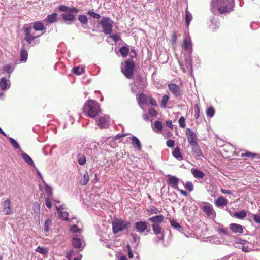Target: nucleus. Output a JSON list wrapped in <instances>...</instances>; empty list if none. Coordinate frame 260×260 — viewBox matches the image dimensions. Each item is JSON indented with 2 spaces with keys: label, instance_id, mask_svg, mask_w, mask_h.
<instances>
[{
  "label": "nucleus",
  "instance_id": "obj_60",
  "mask_svg": "<svg viewBox=\"0 0 260 260\" xmlns=\"http://www.w3.org/2000/svg\"><path fill=\"white\" fill-rule=\"evenodd\" d=\"M128 250V256L129 258H132L133 257V251L129 245L126 246Z\"/></svg>",
  "mask_w": 260,
  "mask_h": 260
},
{
  "label": "nucleus",
  "instance_id": "obj_50",
  "mask_svg": "<svg viewBox=\"0 0 260 260\" xmlns=\"http://www.w3.org/2000/svg\"><path fill=\"white\" fill-rule=\"evenodd\" d=\"M25 35L30 34L32 30V28L27 25H25L23 28Z\"/></svg>",
  "mask_w": 260,
  "mask_h": 260
},
{
  "label": "nucleus",
  "instance_id": "obj_26",
  "mask_svg": "<svg viewBox=\"0 0 260 260\" xmlns=\"http://www.w3.org/2000/svg\"><path fill=\"white\" fill-rule=\"evenodd\" d=\"M191 172L193 176L198 179H202L204 176V173L197 169L192 168Z\"/></svg>",
  "mask_w": 260,
  "mask_h": 260
},
{
  "label": "nucleus",
  "instance_id": "obj_35",
  "mask_svg": "<svg viewBox=\"0 0 260 260\" xmlns=\"http://www.w3.org/2000/svg\"><path fill=\"white\" fill-rule=\"evenodd\" d=\"M39 37V36H33L30 34L25 35L24 39L27 43H28V44H31L35 39Z\"/></svg>",
  "mask_w": 260,
  "mask_h": 260
},
{
  "label": "nucleus",
  "instance_id": "obj_25",
  "mask_svg": "<svg viewBox=\"0 0 260 260\" xmlns=\"http://www.w3.org/2000/svg\"><path fill=\"white\" fill-rule=\"evenodd\" d=\"M149 220L152 222H153L154 224H159L163 221L164 216L162 215L155 216L149 218Z\"/></svg>",
  "mask_w": 260,
  "mask_h": 260
},
{
  "label": "nucleus",
  "instance_id": "obj_21",
  "mask_svg": "<svg viewBox=\"0 0 260 260\" xmlns=\"http://www.w3.org/2000/svg\"><path fill=\"white\" fill-rule=\"evenodd\" d=\"M215 204L217 207L224 206L228 205V201L225 197L221 196L215 201Z\"/></svg>",
  "mask_w": 260,
  "mask_h": 260
},
{
  "label": "nucleus",
  "instance_id": "obj_47",
  "mask_svg": "<svg viewBox=\"0 0 260 260\" xmlns=\"http://www.w3.org/2000/svg\"><path fill=\"white\" fill-rule=\"evenodd\" d=\"M40 206L38 202H35L33 204V211L36 213L40 212Z\"/></svg>",
  "mask_w": 260,
  "mask_h": 260
},
{
  "label": "nucleus",
  "instance_id": "obj_13",
  "mask_svg": "<svg viewBox=\"0 0 260 260\" xmlns=\"http://www.w3.org/2000/svg\"><path fill=\"white\" fill-rule=\"evenodd\" d=\"M186 135L188 142L190 145L198 143L197 134L194 131H186Z\"/></svg>",
  "mask_w": 260,
  "mask_h": 260
},
{
  "label": "nucleus",
  "instance_id": "obj_10",
  "mask_svg": "<svg viewBox=\"0 0 260 260\" xmlns=\"http://www.w3.org/2000/svg\"><path fill=\"white\" fill-rule=\"evenodd\" d=\"M56 208L59 217L62 220L65 221L68 220V213L64 208L62 205L59 206L56 205Z\"/></svg>",
  "mask_w": 260,
  "mask_h": 260
},
{
  "label": "nucleus",
  "instance_id": "obj_29",
  "mask_svg": "<svg viewBox=\"0 0 260 260\" xmlns=\"http://www.w3.org/2000/svg\"><path fill=\"white\" fill-rule=\"evenodd\" d=\"M183 46L186 50H192L191 42L190 38H186L184 40Z\"/></svg>",
  "mask_w": 260,
  "mask_h": 260
},
{
  "label": "nucleus",
  "instance_id": "obj_14",
  "mask_svg": "<svg viewBox=\"0 0 260 260\" xmlns=\"http://www.w3.org/2000/svg\"><path fill=\"white\" fill-rule=\"evenodd\" d=\"M169 90L175 96H178L180 95L181 91L179 87L174 83H170L168 85Z\"/></svg>",
  "mask_w": 260,
  "mask_h": 260
},
{
  "label": "nucleus",
  "instance_id": "obj_54",
  "mask_svg": "<svg viewBox=\"0 0 260 260\" xmlns=\"http://www.w3.org/2000/svg\"><path fill=\"white\" fill-rule=\"evenodd\" d=\"M170 223L172 227H173L176 229H179L181 228V226L179 225V224L176 221H175L174 220H171Z\"/></svg>",
  "mask_w": 260,
  "mask_h": 260
},
{
  "label": "nucleus",
  "instance_id": "obj_4",
  "mask_svg": "<svg viewBox=\"0 0 260 260\" xmlns=\"http://www.w3.org/2000/svg\"><path fill=\"white\" fill-rule=\"evenodd\" d=\"M135 64L132 60H126L125 61V67L122 69V72L124 76L128 79H132L134 76Z\"/></svg>",
  "mask_w": 260,
  "mask_h": 260
},
{
  "label": "nucleus",
  "instance_id": "obj_43",
  "mask_svg": "<svg viewBox=\"0 0 260 260\" xmlns=\"http://www.w3.org/2000/svg\"><path fill=\"white\" fill-rule=\"evenodd\" d=\"M214 114L215 110L212 107H209L207 109L206 114L208 117L210 118L214 116Z\"/></svg>",
  "mask_w": 260,
  "mask_h": 260
},
{
  "label": "nucleus",
  "instance_id": "obj_17",
  "mask_svg": "<svg viewBox=\"0 0 260 260\" xmlns=\"http://www.w3.org/2000/svg\"><path fill=\"white\" fill-rule=\"evenodd\" d=\"M179 179L175 176H170L168 179V184L173 188L178 189Z\"/></svg>",
  "mask_w": 260,
  "mask_h": 260
},
{
  "label": "nucleus",
  "instance_id": "obj_37",
  "mask_svg": "<svg viewBox=\"0 0 260 260\" xmlns=\"http://www.w3.org/2000/svg\"><path fill=\"white\" fill-rule=\"evenodd\" d=\"M52 225V221L50 218H47L44 223V231L46 233H47L50 229V226Z\"/></svg>",
  "mask_w": 260,
  "mask_h": 260
},
{
  "label": "nucleus",
  "instance_id": "obj_12",
  "mask_svg": "<svg viewBox=\"0 0 260 260\" xmlns=\"http://www.w3.org/2000/svg\"><path fill=\"white\" fill-rule=\"evenodd\" d=\"M3 211L6 215H10L12 213V210L10 199H7L3 202Z\"/></svg>",
  "mask_w": 260,
  "mask_h": 260
},
{
  "label": "nucleus",
  "instance_id": "obj_5",
  "mask_svg": "<svg viewBox=\"0 0 260 260\" xmlns=\"http://www.w3.org/2000/svg\"><path fill=\"white\" fill-rule=\"evenodd\" d=\"M199 207L209 217H214L215 216V212L212 205L208 202H200L198 204Z\"/></svg>",
  "mask_w": 260,
  "mask_h": 260
},
{
  "label": "nucleus",
  "instance_id": "obj_63",
  "mask_svg": "<svg viewBox=\"0 0 260 260\" xmlns=\"http://www.w3.org/2000/svg\"><path fill=\"white\" fill-rule=\"evenodd\" d=\"M166 145L170 148H173L174 145V142L173 140H169L166 142Z\"/></svg>",
  "mask_w": 260,
  "mask_h": 260
},
{
  "label": "nucleus",
  "instance_id": "obj_59",
  "mask_svg": "<svg viewBox=\"0 0 260 260\" xmlns=\"http://www.w3.org/2000/svg\"><path fill=\"white\" fill-rule=\"evenodd\" d=\"M3 70L5 72H8V73H10L13 70H12V67L10 64H7V65L4 66V67L3 68Z\"/></svg>",
  "mask_w": 260,
  "mask_h": 260
},
{
  "label": "nucleus",
  "instance_id": "obj_20",
  "mask_svg": "<svg viewBox=\"0 0 260 260\" xmlns=\"http://www.w3.org/2000/svg\"><path fill=\"white\" fill-rule=\"evenodd\" d=\"M192 152L193 153L194 156L195 157H200L202 156V152L200 148L199 145H198V143L191 145Z\"/></svg>",
  "mask_w": 260,
  "mask_h": 260
},
{
  "label": "nucleus",
  "instance_id": "obj_55",
  "mask_svg": "<svg viewBox=\"0 0 260 260\" xmlns=\"http://www.w3.org/2000/svg\"><path fill=\"white\" fill-rule=\"evenodd\" d=\"M58 9L60 11L65 12L67 13L70 11V10L71 9V8H69L65 5H60L58 7Z\"/></svg>",
  "mask_w": 260,
  "mask_h": 260
},
{
  "label": "nucleus",
  "instance_id": "obj_44",
  "mask_svg": "<svg viewBox=\"0 0 260 260\" xmlns=\"http://www.w3.org/2000/svg\"><path fill=\"white\" fill-rule=\"evenodd\" d=\"M194 117L198 119L200 116V107L198 104H196L194 106Z\"/></svg>",
  "mask_w": 260,
  "mask_h": 260
},
{
  "label": "nucleus",
  "instance_id": "obj_27",
  "mask_svg": "<svg viewBox=\"0 0 260 260\" xmlns=\"http://www.w3.org/2000/svg\"><path fill=\"white\" fill-rule=\"evenodd\" d=\"M130 138L132 140V143L133 147L137 148L139 150H140L142 148V146L139 139L135 136H132Z\"/></svg>",
  "mask_w": 260,
  "mask_h": 260
},
{
  "label": "nucleus",
  "instance_id": "obj_41",
  "mask_svg": "<svg viewBox=\"0 0 260 260\" xmlns=\"http://www.w3.org/2000/svg\"><path fill=\"white\" fill-rule=\"evenodd\" d=\"M35 251L42 254H47L48 253V250L46 248L40 246L37 247Z\"/></svg>",
  "mask_w": 260,
  "mask_h": 260
},
{
  "label": "nucleus",
  "instance_id": "obj_48",
  "mask_svg": "<svg viewBox=\"0 0 260 260\" xmlns=\"http://www.w3.org/2000/svg\"><path fill=\"white\" fill-rule=\"evenodd\" d=\"M10 143L14 146L15 149H19L20 146L19 144L13 138H10L9 139Z\"/></svg>",
  "mask_w": 260,
  "mask_h": 260
},
{
  "label": "nucleus",
  "instance_id": "obj_57",
  "mask_svg": "<svg viewBox=\"0 0 260 260\" xmlns=\"http://www.w3.org/2000/svg\"><path fill=\"white\" fill-rule=\"evenodd\" d=\"M241 156L254 158L255 156V154L250 152H247L245 153H242L241 154Z\"/></svg>",
  "mask_w": 260,
  "mask_h": 260
},
{
  "label": "nucleus",
  "instance_id": "obj_19",
  "mask_svg": "<svg viewBox=\"0 0 260 260\" xmlns=\"http://www.w3.org/2000/svg\"><path fill=\"white\" fill-rule=\"evenodd\" d=\"M230 228L234 233L239 234L243 233V226L240 224L236 223H231L230 225Z\"/></svg>",
  "mask_w": 260,
  "mask_h": 260
},
{
  "label": "nucleus",
  "instance_id": "obj_6",
  "mask_svg": "<svg viewBox=\"0 0 260 260\" xmlns=\"http://www.w3.org/2000/svg\"><path fill=\"white\" fill-rule=\"evenodd\" d=\"M100 24L103 28V31L106 35L110 34L112 30V25L110 18L103 17L100 22Z\"/></svg>",
  "mask_w": 260,
  "mask_h": 260
},
{
  "label": "nucleus",
  "instance_id": "obj_45",
  "mask_svg": "<svg viewBox=\"0 0 260 260\" xmlns=\"http://www.w3.org/2000/svg\"><path fill=\"white\" fill-rule=\"evenodd\" d=\"M234 243L235 244V246L236 247H238V246H236L237 244H240L242 245V246H243V245H246V244H248V242L247 241L242 240L240 238H237V239H236Z\"/></svg>",
  "mask_w": 260,
  "mask_h": 260
},
{
  "label": "nucleus",
  "instance_id": "obj_11",
  "mask_svg": "<svg viewBox=\"0 0 260 260\" xmlns=\"http://www.w3.org/2000/svg\"><path fill=\"white\" fill-rule=\"evenodd\" d=\"M152 228L154 233L155 235H158V241H159L160 240H162L164 239V235L161 232V228L160 227V225L158 224H153L152 225Z\"/></svg>",
  "mask_w": 260,
  "mask_h": 260
},
{
  "label": "nucleus",
  "instance_id": "obj_49",
  "mask_svg": "<svg viewBox=\"0 0 260 260\" xmlns=\"http://www.w3.org/2000/svg\"><path fill=\"white\" fill-rule=\"evenodd\" d=\"M185 187L190 192L193 190V185L191 182H187L185 185Z\"/></svg>",
  "mask_w": 260,
  "mask_h": 260
},
{
  "label": "nucleus",
  "instance_id": "obj_53",
  "mask_svg": "<svg viewBox=\"0 0 260 260\" xmlns=\"http://www.w3.org/2000/svg\"><path fill=\"white\" fill-rule=\"evenodd\" d=\"M248 245H249V243H248V244H247L246 245H243L242 246L241 249L243 251H244L245 252H248L252 250V248L251 247H249Z\"/></svg>",
  "mask_w": 260,
  "mask_h": 260
},
{
  "label": "nucleus",
  "instance_id": "obj_30",
  "mask_svg": "<svg viewBox=\"0 0 260 260\" xmlns=\"http://www.w3.org/2000/svg\"><path fill=\"white\" fill-rule=\"evenodd\" d=\"M33 28L36 31H42L45 29V27L41 21H36L34 22Z\"/></svg>",
  "mask_w": 260,
  "mask_h": 260
},
{
  "label": "nucleus",
  "instance_id": "obj_36",
  "mask_svg": "<svg viewBox=\"0 0 260 260\" xmlns=\"http://www.w3.org/2000/svg\"><path fill=\"white\" fill-rule=\"evenodd\" d=\"M192 19V17L191 13L188 11L187 9H186L185 13V21L187 27L189 26Z\"/></svg>",
  "mask_w": 260,
  "mask_h": 260
},
{
  "label": "nucleus",
  "instance_id": "obj_2",
  "mask_svg": "<svg viewBox=\"0 0 260 260\" xmlns=\"http://www.w3.org/2000/svg\"><path fill=\"white\" fill-rule=\"evenodd\" d=\"M83 112L89 117L94 118L101 112V109L98 102L88 100L84 104Z\"/></svg>",
  "mask_w": 260,
  "mask_h": 260
},
{
  "label": "nucleus",
  "instance_id": "obj_7",
  "mask_svg": "<svg viewBox=\"0 0 260 260\" xmlns=\"http://www.w3.org/2000/svg\"><path fill=\"white\" fill-rule=\"evenodd\" d=\"M78 12V10L75 7H72L70 11L61 15L62 19L66 22L70 23L75 20V15Z\"/></svg>",
  "mask_w": 260,
  "mask_h": 260
},
{
  "label": "nucleus",
  "instance_id": "obj_56",
  "mask_svg": "<svg viewBox=\"0 0 260 260\" xmlns=\"http://www.w3.org/2000/svg\"><path fill=\"white\" fill-rule=\"evenodd\" d=\"M45 191L46 192L47 195L49 197L52 194V189L51 188L45 183Z\"/></svg>",
  "mask_w": 260,
  "mask_h": 260
},
{
  "label": "nucleus",
  "instance_id": "obj_61",
  "mask_svg": "<svg viewBox=\"0 0 260 260\" xmlns=\"http://www.w3.org/2000/svg\"><path fill=\"white\" fill-rule=\"evenodd\" d=\"M149 102H150V104H151L152 106H157L156 100L154 98H153L152 96L149 97Z\"/></svg>",
  "mask_w": 260,
  "mask_h": 260
},
{
  "label": "nucleus",
  "instance_id": "obj_31",
  "mask_svg": "<svg viewBox=\"0 0 260 260\" xmlns=\"http://www.w3.org/2000/svg\"><path fill=\"white\" fill-rule=\"evenodd\" d=\"M173 156L178 160H181L183 159V157L181 155L179 148L177 147L174 148L172 152Z\"/></svg>",
  "mask_w": 260,
  "mask_h": 260
},
{
  "label": "nucleus",
  "instance_id": "obj_16",
  "mask_svg": "<svg viewBox=\"0 0 260 260\" xmlns=\"http://www.w3.org/2000/svg\"><path fill=\"white\" fill-rule=\"evenodd\" d=\"M74 220H75L77 223H78V222L77 221V219L76 218H72L70 221L72 222L73 223L72 225L71 224L70 225V231L72 233H73L74 234H78L80 235L81 234L82 230L79 227H78L77 225L74 223L73 221Z\"/></svg>",
  "mask_w": 260,
  "mask_h": 260
},
{
  "label": "nucleus",
  "instance_id": "obj_28",
  "mask_svg": "<svg viewBox=\"0 0 260 260\" xmlns=\"http://www.w3.org/2000/svg\"><path fill=\"white\" fill-rule=\"evenodd\" d=\"M21 156L26 162H27L29 165L35 168V165L32 159L28 155L24 152H22L21 153Z\"/></svg>",
  "mask_w": 260,
  "mask_h": 260
},
{
  "label": "nucleus",
  "instance_id": "obj_33",
  "mask_svg": "<svg viewBox=\"0 0 260 260\" xmlns=\"http://www.w3.org/2000/svg\"><path fill=\"white\" fill-rule=\"evenodd\" d=\"M129 48L126 46L121 47L119 49V52L123 57H126L129 53Z\"/></svg>",
  "mask_w": 260,
  "mask_h": 260
},
{
  "label": "nucleus",
  "instance_id": "obj_51",
  "mask_svg": "<svg viewBox=\"0 0 260 260\" xmlns=\"http://www.w3.org/2000/svg\"><path fill=\"white\" fill-rule=\"evenodd\" d=\"M178 122L179 124V126L181 128H184L185 126V120L183 117H181L179 120Z\"/></svg>",
  "mask_w": 260,
  "mask_h": 260
},
{
  "label": "nucleus",
  "instance_id": "obj_18",
  "mask_svg": "<svg viewBox=\"0 0 260 260\" xmlns=\"http://www.w3.org/2000/svg\"><path fill=\"white\" fill-rule=\"evenodd\" d=\"M58 20V15L56 13H53L51 14H49L47 16L44 21L48 23H53L55 22Z\"/></svg>",
  "mask_w": 260,
  "mask_h": 260
},
{
  "label": "nucleus",
  "instance_id": "obj_32",
  "mask_svg": "<svg viewBox=\"0 0 260 260\" xmlns=\"http://www.w3.org/2000/svg\"><path fill=\"white\" fill-rule=\"evenodd\" d=\"M89 181V174L87 171H86L83 175V176L81 178L80 183L82 185H85Z\"/></svg>",
  "mask_w": 260,
  "mask_h": 260
},
{
  "label": "nucleus",
  "instance_id": "obj_52",
  "mask_svg": "<svg viewBox=\"0 0 260 260\" xmlns=\"http://www.w3.org/2000/svg\"><path fill=\"white\" fill-rule=\"evenodd\" d=\"M148 113L151 117L156 116L158 114L157 111L155 109L153 108L149 109Z\"/></svg>",
  "mask_w": 260,
  "mask_h": 260
},
{
  "label": "nucleus",
  "instance_id": "obj_3",
  "mask_svg": "<svg viewBox=\"0 0 260 260\" xmlns=\"http://www.w3.org/2000/svg\"><path fill=\"white\" fill-rule=\"evenodd\" d=\"M130 226L131 223L129 221L116 218L112 222L113 232L114 234H117L120 231L127 229Z\"/></svg>",
  "mask_w": 260,
  "mask_h": 260
},
{
  "label": "nucleus",
  "instance_id": "obj_39",
  "mask_svg": "<svg viewBox=\"0 0 260 260\" xmlns=\"http://www.w3.org/2000/svg\"><path fill=\"white\" fill-rule=\"evenodd\" d=\"M169 100V97L167 95H164L162 100L160 102V106L161 107L165 108L166 107L167 104Z\"/></svg>",
  "mask_w": 260,
  "mask_h": 260
},
{
  "label": "nucleus",
  "instance_id": "obj_46",
  "mask_svg": "<svg viewBox=\"0 0 260 260\" xmlns=\"http://www.w3.org/2000/svg\"><path fill=\"white\" fill-rule=\"evenodd\" d=\"M87 14L96 19H99L101 18V15L100 14L93 12L92 10L88 11Z\"/></svg>",
  "mask_w": 260,
  "mask_h": 260
},
{
  "label": "nucleus",
  "instance_id": "obj_38",
  "mask_svg": "<svg viewBox=\"0 0 260 260\" xmlns=\"http://www.w3.org/2000/svg\"><path fill=\"white\" fill-rule=\"evenodd\" d=\"M84 72V69L83 68H81L79 66L75 67L73 69V72L74 74H76L77 75H81Z\"/></svg>",
  "mask_w": 260,
  "mask_h": 260
},
{
  "label": "nucleus",
  "instance_id": "obj_1",
  "mask_svg": "<svg viewBox=\"0 0 260 260\" xmlns=\"http://www.w3.org/2000/svg\"><path fill=\"white\" fill-rule=\"evenodd\" d=\"M234 7V0H212L210 9L214 14L230 12Z\"/></svg>",
  "mask_w": 260,
  "mask_h": 260
},
{
  "label": "nucleus",
  "instance_id": "obj_58",
  "mask_svg": "<svg viewBox=\"0 0 260 260\" xmlns=\"http://www.w3.org/2000/svg\"><path fill=\"white\" fill-rule=\"evenodd\" d=\"M154 128L157 130H162V125L161 122L159 121H156L155 122Z\"/></svg>",
  "mask_w": 260,
  "mask_h": 260
},
{
  "label": "nucleus",
  "instance_id": "obj_9",
  "mask_svg": "<svg viewBox=\"0 0 260 260\" xmlns=\"http://www.w3.org/2000/svg\"><path fill=\"white\" fill-rule=\"evenodd\" d=\"M73 245L76 248H83L84 246L83 240L81 238L80 235L74 234L72 240Z\"/></svg>",
  "mask_w": 260,
  "mask_h": 260
},
{
  "label": "nucleus",
  "instance_id": "obj_8",
  "mask_svg": "<svg viewBox=\"0 0 260 260\" xmlns=\"http://www.w3.org/2000/svg\"><path fill=\"white\" fill-rule=\"evenodd\" d=\"M110 122V117L107 115H104L99 119L98 125L101 129H107L108 128Z\"/></svg>",
  "mask_w": 260,
  "mask_h": 260
},
{
  "label": "nucleus",
  "instance_id": "obj_23",
  "mask_svg": "<svg viewBox=\"0 0 260 260\" xmlns=\"http://www.w3.org/2000/svg\"><path fill=\"white\" fill-rule=\"evenodd\" d=\"M148 98V97L143 93H141L139 94L138 96V102L139 105H145L147 103Z\"/></svg>",
  "mask_w": 260,
  "mask_h": 260
},
{
  "label": "nucleus",
  "instance_id": "obj_62",
  "mask_svg": "<svg viewBox=\"0 0 260 260\" xmlns=\"http://www.w3.org/2000/svg\"><path fill=\"white\" fill-rule=\"evenodd\" d=\"M177 41L176 33L174 31L171 37V41L172 44H175Z\"/></svg>",
  "mask_w": 260,
  "mask_h": 260
},
{
  "label": "nucleus",
  "instance_id": "obj_34",
  "mask_svg": "<svg viewBox=\"0 0 260 260\" xmlns=\"http://www.w3.org/2000/svg\"><path fill=\"white\" fill-rule=\"evenodd\" d=\"M28 53L25 49H22L20 52V61L22 62H26L27 60Z\"/></svg>",
  "mask_w": 260,
  "mask_h": 260
},
{
  "label": "nucleus",
  "instance_id": "obj_22",
  "mask_svg": "<svg viewBox=\"0 0 260 260\" xmlns=\"http://www.w3.org/2000/svg\"><path fill=\"white\" fill-rule=\"evenodd\" d=\"M247 212L248 211L245 210H242L239 212H236L233 214H231V215L232 217H235L236 218L243 219L247 216Z\"/></svg>",
  "mask_w": 260,
  "mask_h": 260
},
{
  "label": "nucleus",
  "instance_id": "obj_42",
  "mask_svg": "<svg viewBox=\"0 0 260 260\" xmlns=\"http://www.w3.org/2000/svg\"><path fill=\"white\" fill-rule=\"evenodd\" d=\"M79 21L82 24H86L88 23V19L86 15H80L78 17Z\"/></svg>",
  "mask_w": 260,
  "mask_h": 260
},
{
  "label": "nucleus",
  "instance_id": "obj_24",
  "mask_svg": "<svg viewBox=\"0 0 260 260\" xmlns=\"http://www.w3.org/2000/svg\"><path fill=\"white\" fill-rule=\"evenodd\" d=\"M10 87L9 81L5 77H3L0 81V87L3 90H5Z\"/></svg>",
  "mask_w": 260,
  "mask_h": 260
},
{
  "label": "nucleus",
  "instance_id": "obj_64",
  "mask_svg": "<svg viewBox=\"0 0 260 260\" xmlns=\"http://www.w3.org/2000/svg\"><path fill=\"white\" fill-rule=\"evenodd\" d=\"M253 220L257 223H260V215L259 214H254Z\"/></svg>",
  "mask_w": 260,
  "mask_h": 260
},
{
  "label": "nucleus",
  "instance_id": "obj_40",
  "mask_svg": "<svg viewBox=\"0 0 260 260\" xmlns=\"http://www.w3.org/2000/svg\"><path fill=\"white\" fill-rule=\"evenodd\" d=\"M78 162L80 165H83L85 164L86 161V159L84 155L79 154L78 155Z\"/></svg>",
  "mask_w": 260,
  "mask_h": 260
},
{
  "label": "nucleus",
  "instance_id": "obj_15",
  "mask_svg": "<svg viewBox=\"0 0 260 260\" xmlns=\"http://www.w3.org/2000/svg\"><path fill=\"white\" fill-rule=\"evenodd\" d=\"M136 231L140 233L144 232L147 228V224L145 221H138L135 225Z\"/></svg>",
  "mask_w": 260,
  "mask_h": 260
}]
</instances>
